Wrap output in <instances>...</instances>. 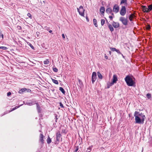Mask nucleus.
I'll return each instance as SVG.
<instances>
[{
  "instance_id": "f257e3e1",
  "label": "nucleus",
  "mask_w": 152,
  "mask_h": 152,
  "mask_svg": "<svg viewBox=\"0 0 152 152\" xmlns=\"http://www.w3.org/2000/svg\"><path fill=\"white\" fill-rule=\"evenodd\" d=\"M124 80L128 86H135V79L133 76L128 75L125 78Z\"/></svg>"
},
{
  "instance_id": "f03ea898",
  "label": "nucleus",
  "mask_w": 152,
  "mask_h": 152,
  "mask_svg": "<svg viewBox=\"0 0 152 152\" xmlns=\"http://www.w3.org/2000/svg\"><path fill=\"white\" fill-rule=\"evenodd\" d=\"M134 116L135 117V120L136 123L141 124H143L145 118H141L138 115H134Z\"/></svg>"
},
{
  "instance_id": "7ed1b4c3",
  "label": "nucleus",
  "mask_w": 152,
  "mask_h": 152,
  "mask_svg": "<svg viewBox=\"0 0 152 152\" xmlns=\"http://www.w3.org/2000/svg\"><path fill=\"white\" fill-rule=\"evenodd\" d=\"M127 18V16L126 18H125L124 17H121L119 18V20L122 22L123 25L126 26L127 25L128 22V20Z\"/></svg>"
},
{
  "instance_id": "20e7f679",
  "label": "nucleus",
  "mask_w": 152,
  "mask_h": 152,
  "mask_svg": "<svg viewBox=\"0 0 152 152\" xmlns=\"http://www.w3.org/2000/svg\"><path fill=\"white\" fill-rule=\"evenodd\" d=\"M78 12L80 15L84 17V12L85 10L82 6H80L79 8H77Z\"/></svg>"
},
{
  "instance_id": "39448f33",
  "label": "nucleus",
  "mask_w": 152,
  "mask_h": 152,
  "mask_svg": "<svg viewBox=\"0 0 152 152\" xmlns=\"http://www.w3.org/2000/svg\"><path fill=\"white\" fill-rule=\"evenodd\" d=\"M126 13V9L125 6H122L120 11V15L122 16H124Z\"/></svg>"
},
{
  "instance_id": "423d86ee",
  "label": "nucleus",
  "mask_w": 152,
  "mask_h": 152,
  "mask_svg": "<svg viewBox=\"0 0 152 152\" xmlns=\"http://www.w3.org/2000/svg\"><path fill=\"white\" fill-rule=\"evenodd\" d=\"M31 90L29 88H21L20 90L18 91V93L20 94H23V93L24 92H31Z\"/></svg>"
},
{
  "instance_id": "0eeeda50",
  "label": "nucleus",
  "mask_w": 152,
  "mask_h": 152,
  "mask_svg": "<svg viewBox=\"0 0 152 152\" xmlns=\"http://www.w3.org/2000/svg\"><path fill=\"white\" fill-rule=\"evenodd\" d=\"M134 115H138L139 117H140L141 118H145V116L144 115V114L142 113H141L140 112H138L137 111H135Z\"/></svg>"
},
{
  "instance_id": "6e6552de",
  "label": "nucleus",
  "mask_w": 152,
  "mask_h": 152,
  "mask_svg": "<svg viewBox=\"0 0 152 152\" xmlns=\"http://www.w3.org/2000/svg\"><path fill=\"white\" fill-rule=\"evenodd\" d=\"M97 78L96 73L95 72H93L91 76V80L93 84H94V83L95 81Z\"/></svg>"
},
{
  "instance_id": "1a4fd4ad",
  "label": "nucleus",
  "mask_w": 152,
  "mask_h": 152,
  "mask_svg": "<svg viewBox=\"0 0 152 152\" xmlns=\"http://www.w3.org/2000/svg\"><path fill=\"white\" fill-rule=\"evenodd\" d=\"M119 10V6L117 4H115L113 7V11L115 13H118Z\"/></svg>"
},
{
  "instance_id": "9d476101",
  "label": "nucleus",
  "mask_w": 152,
  "mask_h": 152,
  "mask_svg": "<svg viewBox=\"0 0 152 152\" xmlns=\"http://www.w3.org/2000/svg\"><path fill=\"white\" fill-rule=\"evenodd\" d=\"M134 15L132 13L129 15L128 16V17L129 20L132 23H134L133 22V19L134 18Z\"/></svg>"
},
{
  "instance_id": "9b49d317",
  "label": "nucleus",
  "mask_w": 152,
  "mask_h": 152,
  "mask_svg": "<svg viewBox=\"0 0 152 152\" xmlns=\"http://www.w3.org/2000/svg\"><path fill=\"white\" fill-rule=\"evenodd\" d=\"M112 24L113 26L115 28H118L120 26L119 23L118 22H115L113 21Z\"/></svg>"
},
{
  "instance_id": "f8f14e48",
  "label": "nucleus",
  "mask_w": 152,
  "mask_h": 152,
  "mask_svg": "<svg viewBox=\"0 0 152 152\" xmlns=\"http://www.w3.org/2000/svg\"><path fill=\"white\" fill-rule=\"evenodd\" d=\"M61 136V135L60 134V132L58 131L56 134V141L59 142L60 138Z\"/></svg>"
},
{
  "instance_id": "ddd939ff",
  "label": "nucleus",
  "mask_w": 152,
  "mask_h": 152,
  "mask_svg": "<svg viewBox=\"0 0 152 152\" xmlns=\"http://www.w3.org/2000/svg\"><path fill=\"white\" fill-rule=\"evenodd\" d=\"M44 137L42 134L41 133L40 134L39 140L42 144H43L44 142V140H43Z\"/></svg>"
},
{
  "instance_id": "4468645a",
  "label": "nucleus",
  "mask_w": 152,
  "mask_h": 152,
  "mask_svg": "<svg viewBox=\"0 0 152 152\" xmlns=\"http://www.w3.org/2000/svg\"><path fill=\"white\" fill-rule=\"evenodd\" d=\"M35 104L37 105V110L38 113H41V109L40 108V106L38 104V102L35 103Z\"/></svg>"
},
{
  "instance_id": "2eb2a0df",
  "label": "nucleus",
  "mask_w": 152,
  "mask_h": 152,
  "mask_svg": "<svg viewBox=\"0 0 152 152\" xmlns=\"http://www.w3.org/2000/svg\"><path fill=\"white\" fill-rule=\"evenodd\" d=\"M23 102L24 104H25V105H27L29 106L35 104V103H34L32 101H31L29 102H26L25 103L24 101Z\"/></svg>"
},
{
  "instance_id": "dca6fc26",
  "label": "nucleus",
  "mask_w": 152,
  "mask_h": 152,
  "mask_svg": "<svg viewBox=\"0 0 152 152\" xmlns=\"http://www.w3.org/2000/svg\"><path fill=\"white\" fill-rule=\"evenodd\" d=\"M112 11V8L110 7H109L106 9V12L108 14H110Z\"/></svg>"
},
{
  "instance_id": "f3484780",
  "label": "nucleus",
  "mask_w": 152,
  "mask_h": 152,
  "mask_svg": "<svg viewBox=\"0 0 152 152\" xmlns=\"http://www.w3.org/2000/svg\"><path fill=\"white\" fill-rule=\"evenodd\" d=\"M100 12L101 14L103 15L105 12V8L104 7H101L100 8Z\"/></svg>"
},
{
  "instance_id": "a211bd4d",
  "label": "nucleus",
  "mask_w": 152,
  "mask_h": 152,
  "mask_svg": "<svg viewBox=\"0 0 152 152\" xmlns=\"http://www.w3.org/2000/svg\"><path fill=\"white\" fill-rule=\"evenodd\" d=\"M113 26L111 24H109L108 25V27L109 28L111 32H112L114 31V28L113 27Z\"/></svg>"
},
{
  "instance_id": "6ab92c4d",
  "label": "nucleus",
  "mask_w": 152,
  "mask_h": 152,
  "mask_svg": "<svg viewBox=\"0 0 152 152\" xmlns=\"http://www.w3.org/2000/svg\"><path fill=\"white\" fill-rule=\"evenodd\" d=\"M112 80L115 83H116L117 81L118 80L117 79V75H114L113 77V79H112Z\"/></svg>"
},
{
  "instance_id": "aec40b11",
  "label": "nucleus",
  "mask_w": 152,
  "mask_h": 152,
  "mask_svg": "<svg viewBox=\"0 0 152 152\" xmlns=\"http://www.w3.org/2000/svg\"><path fill=\"white\" fill-rule=\"evenodd\" d=\"M142 9L144 12L146 13L148 12V8L146 6H142Z\"/></svg>"
},
{
  "instance_id": "412c9836",
  "label": "nucleus",
  "mask_w": 152,
  "mask_h": 152,
  "mask_svg": "<svg viewBox=\"0 0 152 152\" xmlns=\"http://www.w3.org/2000/svg\"><path fill=\"white\" fill-rule=\"evenodd\" d=\"M120 4H124V5H127V0H121Z\"/></svg>"
},
{
  "instance_id": "4be33fe9",
  "label": "nucleus",
  "mask_w": 152,
  "mask_h": 152,
  "mask_svg": "<svg viewBox=\"0 0 152 152\" xmlns=\"http://www.w3.org/2000/svg\"><path fill=\"white\" fill-rule=\"evenodd\" d=\"M93 23L94 24L95 26L96 27H98V25L97 24V20L95 19L94 18L93 19Z\"/></svg>"
},
{
  "instance_id": "5701e85b",
  "label": "nucleus",
  "mask_w": 152,
  "mask_h": 152,
  "mask_svg": "<svg viewBox=\"0 0 152 152\" xmlns=\"http://www.w3.org/2000/svg\"><path fill=\"white\" fill-rule=\"evenodd\" d=\"M97 75L98 77L100 79H102L103 78V76L101 73L99 72H97Z\"/></svg>"
},
{
  "instance_id": "b1692460",
  "label": "nucleus",
  "mask_w": 152,
  "mask_h": 152,
  "mask_svg": "<svg viewBox=\"0 0 152 152\" xmlns=\"http://www.w3.org/2000/svg\"><path fill=\"white\" fill-rule=\"evenodd\" d=\"M51 79L52 81L55 84L58 85V82L57 80L53 79L52 78H51Z\"/></svg>"
},
{
  "instance_id": "393cba45",
  "label": "nucleus",
  "mask_w": 152,
  "mask_h": 152,
  "mask_svg": "<svg viewBox=\"0 0 152 152\" xmlns=\"http://www.w3.org/2000/svg\"><path fill=\"white\" fill-rule=\"evenodd\" d=\"M59 90L61 91V92L64 94H65V91L64 88L61 87H60L59 88Z\"/></svg>"
},
{
  "instance_id": "a878e982",
  "label": "nucleus",
  "mask_w": 152,
  "mask_h": 152,
  "mask_svg": "<svg viewBox=\"0 0 152 152\" xmlns=\"http://www.w3.org/2000/svg\"><path fill=\"white\" fill-rule=\"evenodd\" d=\"M47 142L48 144H50L51 142V139L50 138L49 136H48V138L47 140Z\"/></svg>"
},
{
  "instance_id": "bb28decb",
  "label": "nucleus",
  "mask_w": 152,
  "mask_h": 152,
  "mask_svg": "<svg viewBox=\"0 0 152 152\" xmlns=\"http://www.w3.org/2000/svg\"><path fill=\"white\" fill-rule=\"evenodd\" d=\"M148 12L151 11L152 10V5H149L148 6Z\"/></svg>"
},
{
  "instance_id": "cd10ccee",
  "label": "nucleus",
  "mask_w": 152,
  "mask_h": 152,
  "mask_svg": "<svg viewBox=\"0 0 152 152\" xmlns=\"http://www.w3.org/2000/svg\"><path fill=\"white\" fill-rule=\"evenodd\" d=\"M23 105V104H20V105H19V106H15V107H14L11 110V111H13L15 110V109H17V108H19L20 107L22 106Z\"/></svg>"
},
{
  "instance_id": "c85d7f7f",
  "label": "nucleus",
  "mask_w": 152,
  "mask_h": 152,
  "mask_svg": "<svg viewBox=\"0 0 152 152\" xmlns=\"http://www.w3.org/2000/svg\"><path fill=\"white\" fill-rule=\"evenodd\" d=\"M27 43L28 45L30 46V47L32 49L34 50V46L32 45L30 43L28 42H27Z\"/></svg>"
},
{
  "instance_id": "c756f323",
  "label": "nucleus",
  "mask_w": 152,
  "mask_h": 152,
  "mask_svg": "<svg viewBox=\"0 0 152 152\" xmlns=\"http://www.w3.org/2000/svg\"><path fill=\"white\" fill-rule=\"evenodd\" d=\"M0 49H1L2 50H7L8 49V48L6 47L1 46L0 47Z\"/></svg>"
},
{
  "instance_id": "7c9ffc66",
  "label": "nucleus",
  "mask_w": 152,
  "mask_h": 152,
  "mask_svg": "<svg viewBox=\"0 0 152 152\" xmlns=\"http://www.w3.org/2000/svg\"><path fill=\"white\" fill-rule=\"evenodd\" d=\"M105 20L103 19H102L101 20V25L102 26H103L105 23Z\"/></svg>"
},
{
  "instance_id": "2f4dec72",
  "label": "nucleus",
  "mask_w": 152,
  "mask_h": 152,
  "mask_svg": "<svg viewBox=\"0 0 152 152\" xmlns=\"http://www.w3.org/2000/svg\"><path fill=\"white\" fill-rule=\"evenodd\" d=\"M146 95L148 99H150L151 98V94L149 93L147 94Z\"/></svg>"
},
{
  "instance_id": "473e14b6",
  "label": "nucleus",
  "mask_w": 152,
  "mask_h": 152,
  "mask_svg": "<svg viewBox=\"0 0 152 152\" xmlns=\"http://www.w3.org/2000/svg\"><path fill=\"white\" fill-rule=\"evenodd\" d=\"M53 71L56 72H57L58 71V69L56 67H53Z\"/></svg>"
},
{
  "instance_id": "72a5a7b5",
  "label": "nucleus",
  "mask_w": 152,
  "mask_h": 152,
  "mask_svg": "<svg viewBox=\"0 0 152 152\" xmlns=\"http://www.w3.org/2000/svg\"><path fill=\"white\" fill-rule=\"evenodd\" d=\"M44 63L45 64H48L49 63V61L48 59H46L45 61H44Z\"/></svg>"
},
{
  "instance_id": "f704fd0d",
  "label": "nucleus",
  "mask_w": 152,
  "mask_h": 152,
  "mask_svg": "<svg viewBox=\"0 0 152 152\" xmlns=\"http://www.w3.org/2000/svg\"><path fill=\"white\" fill-rule=\"evenodd\" d=\"M110 48L112 51H116L117 50V49L114 48Z\"/></svg>"
},
{
  "instance_id": "c9c22d12",
  "label": "nucleus",
  "mask_w": 152,
  "mask_h": 152,
  "mask_svg": "<svg viewBox=\"0 0 152 152\" xmlns=\"http://www.w3.org/2000/svg\"><path fill=\"white\" fill-rule=\"evenodd\" d=\"M55 117L54 119L55 120L56 122H57V120L58 118V115L56 114H55Z\"/></svg>"
},
{
  "instance_id": "e433bc0d",
  "label": "nucleus",
  "mask_w": 152,
  "mask_h": 152,
  "mask_svg": "<svg viewBox=\"0 0 152 152\" xmlns=\"http://www.w3.org/2000/svg\"><path fill=\"white\" fill-rule=\"evenodd\" d=\"M91 147H89L88 148H87L86 151L87 152H90L91 151Z\"/></svg>"
},
{
  "instance_id": "4c0bfd02",
  "label": "nucleus",
  "mask_w": 152,
  "mask_h": 152,
  "mask_svg": "<svg viewBox=\"0 0 152 152\" xmlns=\"http://www.w3.org/2000/svg\"><path fill=\"white\" fill-rule=\"evenodd\" d=\"M27 15L29 18H30L31 19H32V15L30 13H28Z\"/></svg>"
},
{
  "instance_id": "58836bf2",
  "label": "nucleus",
  "mask_w": 152,
  "mask_h": 152,
  "mask_svg": "<svg viewBox=\"0 0 152 152\" xmlns=\"http://www.w3.org/2000/svg\"><path fill=\"white\" fill-rule=\"evenodd\" d=\"M59 104H60V106L61 108H64V105L61 102H60L59 103Z\"/></svg>"
},
{
  "instance_id": "ea45409f",
  "label": "nucleus",
  "mask_w": 152,
  "mask_h": 152,
  "mask_svg": "<svg viewBox=\"0 0 152 152\" xmlns=\"http://www.w3.org/2000/svg\"><path fill=\"white\" fill-rule=\"evenodd\" d=\"M151 28V26L149 25H148L146 27V28L148 30H150Z\"/></svg>"
},
{
  "instance_id": "a19ab883",
  "label": "nucleus",
  "mask_w": 152,
  "mask_h": 152,
  "mask_svg": "<svg viewBox=\"0 0 152 152\" xmlns=\"http://www.w3.org/2000/svg\"><path fill=\"white\" fill-rule=\"evenodd\" d=\"M79 149V147L78 146H76V148L75 150V152H77V151H78Z\"/></svg>"
},
{
  "instance_id": "79ce46f5",
  "label": "nucleus",
  "mask_w": 152,
  "mask_h": 152,
  "mask_svg": "<svg viewBox=\"0 0 152 152\" xmlns=\"http://www.w3.org/2000/svg\"><path fill=\"white\" fill-rule=\"evenodd\" d=\"M116 52L119 54H121V53L120 52L119 50L118 49H117Z\"/></svg>"
},
{
  "instance_id": "37998d69",
  "label": "nucleus",
  "mask_w": 152,
  "mask_h": 152,
  "mask_svg": "<svg viewBox=\"0 0 152 152\" xmlns=\"http://www.w3.org/2000/svg\"><path fill=\"white\" fill-rule=\"evenodd\" d=\"M39 116L40 117H41V119H42V118L43 117V115L41 113H39Z\"/></svg>"
},
{
  "instance_id": "c03bdc74",
  "label": "nucleus",
  "mask_w": 152,
  "mask_h": 152,
  "mask_svg": "<svg viewBox=\"0 0 152 152\" xmlns=\"http://www.w3.org/2000/svg\"><path fill=\"white\" fill-rule=\"evenodd\" d=\"M17 28L19 30H21V29H22L21 27L19 26H17Z\"/></svg>"
},
{
  "instance_id": "a18cd8bd",
  "label": "nucleus",
  "mask_w": 152,
  "mask_h": 152,
  "mask_svg": "<svg viewBox=\"0 0 152 152\" xmlns=\"http://www.w3.org/2000/svg\"><path fill=\"white\" fill-rule=\"evenodd\" d=\"M11 94V93L10 92H9L7 94V96H10Z\"/></svg>"
},
{
  "instance_id": "49530a36",
  "label": "nucleus",
  "mask_w": 152,
  "mask_h": 152,
  "mask_svg": "<svg viewBox=\"0 0 152 152\" xmlns=\"http://www.w3.org/2000/svg\"><path fill=\"white\" fill-rule=\"evenodd\" d=\"M116 83L112 80V81L110 83V85L111 86L113 85L114 84V83Z\"/></svg>"
},
{
  "instance_id": "de8ad7c7",
  "label": "nucleus",
  "mask_w": 152,
  "mask_h": 152,
  "mask_svg": "<svg viewBox=\"0 0 152 152\" xmlns=\"http://www.w3.org/2000/svg\"><path fill=\"white\" fill-rule=\"evenodd\" d=\"M78 82H79V84L80 85H81L82 84H83L82 82L81 81V80H80V79L78 80Z\"/></svg>"
},
{
  "instance_id": "09e8293b",
  "label": "nucleus",
  "mask_w": 152,
  "mask_h": 152,
  "mask_svg": "<svg viewBox=\"0 0 152 152\" xmlns=\"http://www.w3.org/2000/svg\"><path fill=\"white\" fill-rule=\"evenodd\" d=\"M109 18L110 20H113V17L112 16H109Z\"/></svg>"
},
{
  "instance_id": "8fccbe9b",
  "label": "nucleus",
  "mask_w": 152,
  "mask_h": 152,
  "mask_svg": "<svg viewBox=\"0 0 152 152\" xmlns=\"http://www.w3.org/2000/svg\"><path fill=\"white\" fill-rule=\"evenodd\" d=\"M86 20L87 21V22H89V19L88 18V17L87 16H86Z\"/></svg>"
},
{
  "instance_id": "3c124183",
  "label": "nucleus",
  "mask_w": 152,
  "mask_h": 152,
  "mask_svg": "<svg viewBox=\"0 0 152 152\" xmlns=\"http://www.w3.org/2000/svg\"><path fill=\"white\" fill-rule=\"evenodd\" d=\"M62 37L63 39H64L65 38V35L64 34H62Z\"/></svg>"
},
{
  "instance_id": "603ef678",
  "label": "nucleus",
  "mask_w": 152,
  "mask_h": 152,
  "mask_svg": "<svg viewBox=\"0 0 152 152\" xmlns=\"http://www.w3.org/2000/svg\"><path fill=\"white\" fill-rule=\"evenodd\" d=\"M104 58L106 59H108V56H107L105 55L104 56Z\"/></svg>"
},
{
  "instance_id": "864d4df0",
  "label": "nucleus",
  "mask_w": 152,
  "mask_h": 152,
  "mask_svg": "<svg viewBox=\"0 0 152 152\" xmlns=\"http://www.w3.org/2000/svg\"><path fill=\"white\" fill-rule=\"evenodd\" d=\"M105 19H106V23H107V26L109 24H110L109 22H108V21H107V19L106 18H105Z\"/></svg>"
},
{
  "instance_id": "5fc2aeb1",
  "label": "nucleus",
  "mask_w": 152,
  "mask_h": 152,
  "mask_svg": "<svg viewBox=\"0 0 152 152\" xmlns=\"http://www.w3.org/2000/svg\"><path fill=\"white\" fill-rule=\"evenodd\" d=\"M110 14H111V15H112L111 16H112L113 17L114 16V14L113 13H112V12H111V13H110Z\"/></svg>"
},
{
  "instance_id": "6e6d98bb",
  "label": "nucleus",
  "mask_w": 152,
  "mask_h": 152,
  "mask_svg": "<svg viewBox=\"0 0 152 152\" xmlns=\"http://www.w3.org/2000/svg\"><path fill=\"white\" fill-rule=\"evenodd\" d=\"M111 86L110 85H107V88H109L110 87V86Z\"/></svg>"
},
{
  "instance_id": "4d7b16f0",
  "label": "nucleus",
  "mask_w": 152,
  "mask_h": 152,
  "mask_svg": "<svg viewBox=\"0 0 152 152\" xmlns=\"http://www.w3.org/2000/svg\"><path fill=\"white\" fill-rule=\"evenodd\" d=\"M121 55L122 56V57H123V58H124L125 59V56H124L122 53H121Z\"/></svg>"
},
{
  "instance_id": "13d9d810",
  "label": "nucleus",
  "mask_w": 152,
  "mask_h": 152,
  "mask_svg": "<svg viewBox=\"0 0 152 152\" xmlns=\"http://www.w3.org/2000/svg\"><path fill=\"white\" fill-rule=\"evenodd\" d=\"M7 112H5L4 113V114L3 115H1V116H2L3 115H5V114H7Z\"/></svg>"
},
{
  "instance_id": "bf43d9fd",
  "label": "nucleus",
  "mask_w": 152,
  "mask_h": 152,
  "mask_svg": "<svg viewBox=\"0 0 152 152\" xmlns=\"http://www.w3.org/2000/svg\"><path fill=\"white\" fill-rule=\"evenodd\" d=\"M49 31V32L50 33H52V32L53 31L52 30H50L49 31Z\"/></svg>"
},
{
  "instance_id": "052dcab7",
  "label": "nucleus",
  "mask_w": 152,
  "mask_h": 152,
  "mask_svg": "<svg viewBox=\"0 0 152 152\" xmlns=\"http://www.w3.org/2000/svg\"><path fill=\"white\" fill-rule=\"evenodd\" d=\"M36 33L37 35H39V33L38 32H37Z\"/></svg>"
},
{
  "instance_id": "680f3d73",
  "label": "nucleus",
  "mask_w": 152,
  "mask_h": 152,
  "mask_svg": "<svg viewBox=\"0 0 152 152\" xmlns=\"http://www.w3.org/2000/svg\"><path fill=\"white\" fill-rule=\"evenodd\" d=\"M109 53L110 55H111V51H109Z\"/></svg>"
},
{
  "instance_id": "e2e57ef3",
  "label": "nucleus",
  "mask_w": 152,
  "mask_h": 152,
  "mask_svg": "<svg viewBox=\"0 0 152 152\" xmlns=\"http://www.w3.org/2000/svg\"><path fill=\"white\" fill-rule=\"evenodd\" d=\"M1 36H2V38H3V34H1Z\"/></svg>"
},
{
  "instance_id": "0e129e2a",
  "label": "nucleus",
  "mask_w": 152,
  "mask_h": 152,
  "mask_svg": "<svg viewBox=\"0 0 152 152\" xmlns=\"http://www.w3.org/2000/svg\"><path fill=\"white\" fill-rule=\"evenodd\" d=\"M54 78L55 79H56V78L55 77H54Z\"/></svg>"
}]
</instances>
